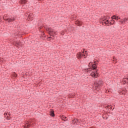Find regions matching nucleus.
<instances>
[{
	"instance_id": "f257e3e1",
	"label": "nucleus",
	"mask_w": 128,
	"mask_h": 128,
	"mask_svg": "<svg viewBox=\"0 0 128 128\" xmlns=\"http://www.w3.org/2000/svg\"><path fill=\"white\" fill-rule=\"evenodd\" d=\"M90 76L92 78H98V70H94L90 73Z\"/></svg>"
},
{
	"instance_id": "f03ea898",
	"label": "nucleus",
	"mask_w": 128,
	"mask_h": 128,
	"mask_svg": "<svg viewBox=\"0 0 128 128\" xmlns=\"http://www.w3.org/2000/svg\"><path fill=\"white\" fill-rule=\"evenodd\" d=\"M102 86V80L100 79L98 82L96 83V86L97 87V88H100Z\"/></svg>"
},
{
	"instance_id": "7ed1b4c3",
	"label": "nucleus",
	"mask_w": 128,
	"mask_h": 128,
	"mask_svg": "<svg viewBox=\"0 0 128 128\" xmlns=\"http://www.w3.org/2000/svg\"><path fill=\"white\" fill-rule=\"evenodd\" d=\"M46 30L48 32L49 34H52V28H46Z\"/></svg>"
},
{
	"instance_id": "20e7f679",
	"label": "nucleus",
	"mask_w": 128,
	"mask_h": 128,
	"mask_svg": "<svg viewBox=\"0 0 128 128\" xmlns=\"http://www.w3.org/2000/svg\"><path fill=\"white\" fill-rule=\"evenodd\" d=\"M50 116H52V118H54L55 114H54V110H52L50 112Z\"/></svg>"
},
{
	"instance_id": "39448f33",
	"label": "nucleus",
	"mask_w": 128,
	"mask_h": 128,
	"mask_svg": "<svg viewBox=\"0 0 128 128\" xmlns=\"http://www.w3.org/2000/svg\"><path fill=\"white\" fill-rule=\"evenodd\" d=\"M76 56L78 60H80V58H82V52H79L77 53Z\"/></svg>"
},
{
	"instance_id": "423d86ee",
	"label": "nucleus",
	"mask_w": 128,
	"mask_h": 128,
	"mask_svg": "<svg viewBox=\"0 0 128 128\" xmlns=\"http://www.w3.org/2000/svg\"><path fill=\"white\" fill-rule=\"evenodd\" d=\"M61 118L62 120H64V122H66V121H68V119H66L67 118L66 116H64L62 115V116H61Z\"/></svg>"
},
{
	"instance_id": "0eeeda50",
	"label": "nucleus",
	"mask_w": 128,
	"mask_h": 128,
	"mask_svg": "<svg viewBox=\"0 0 128 128\" xmlns=\"http://www.w3.org/2000/svg\"><path fill=\"white\" fill-rule=\"evenodd\" d=\"M94 62V64H93V65H92V67L91 68H92V70H96V62Z\"/></svg>"
},
{
	"instance_id": "6e6552de",
	"label": "nucleus",
	"mask_w": 128,
	"mask_h": 128,
	"mask_svg": "<svg viewBox=\"0 0 128 128\" xmlns=\"http://www.w3.org/2000/svg\"><path fill=\"white\" fill-rule=\"evenodd\" d=\"M8 22H14L16 20V19L14 18H8Z\"/></svg>"
},
{
	"instance_id": "1a4fd4ad",
	"label": "nucleus",
	"mask_w": 128,
	"mask_h": 128,
	"mask_svg": "<svg viewBox=\"0 0 128 128\" xmlns=\"http://www.w3.org/2000/svg\"><path fill=\"white\" fill-rule=\"evenodd\" d=\"M118 18V16H116V15H114L113 16H112V22H114V20H118V18Z\"/></svg>"
},
{
	"instance_id": "9d476101",
	"label": "nucleus",
	"mask_w": 128,
	"mask_h": 128,
	"mask_svg": "<svg viewBox=\"0 0 128 128\" xmlns=\"http://www.w3.org/2000/svg\"><path fill=\"white\" fill-rule=\"evenodd\" d=\"M76 24L78 26H82V21H78V22H76Z\"/></svg>"
},
{
	"instance_id": "9b49d317",
	"label": "nucleus",
	"mask_w": 128,
	"mask_h": 128,
	"mask_svg": "<svg viewBox=\"0 0 128 128\" xmlns=\"http://www.w3.org/2000/svg\"><path fill=\"white\" fill-rule=\"evenodd\" d=\"M86 70L88 72H90L92 70V67H90V68H86Z\"/></svg>"
},
{
	"instance_id": "f8f14e48",
	"label": "nucleus",
	"mask_w": 128,
	"mask_h": 128,
	"mask_svg": "<svg viewBox=\"0 0 128 128\" xmlns=\"http://www.w3.org/2000/svg\"><path fill=\"white\" fill-rule=\"evenodd\" d=\"M20 4H26V0H20Z\"/></svg>"
},
{
	"instance_id": "ddd939ff",
	"label": "nucleus",
	"mask_w": 128,
	"mask_h": 128,
	"mask_svg": "<svg viewBox=\"0 0 128 128\" xmlns=\"http://www.w3.org/2000/svg\"><path fill=\"white\" fill-rule=\"evenodd\" d=\"M3 20H8V15H4V16L3 17Z\"/></svg>"
},
{
	"instance_id": "4468645a",
	"label": "nucleus",
	"mask_w": 128,
	"mask_h": 128,
	"mask_svg": "<svg viewBox=\"0 0 128 128\" xmlns=\"http://www.w3.org/2000/svg\"><path fill=\"white\" fill-rule=\"evenodd\" d=\"M94 64H92V62H90L89 64H88V66L89 68H92V65Z\"/></svg>"
},
{
	"instance_id": "2eb2a0df",
	"label": "nucleus",
	"mask_w": 128,
	"mask_h": 128,
	"mask_svg": "<svg viewBox=\"0 0 128 128\" xmlns=\"http://www.w3.org/2000/svg\"><path fill=\"white\" fill-rule=\"evenodd\" d=\"M50 37H49V38H52V40H54V35H52V34H50Z\"/></svg>"
},
{
	"instance_id": "dca6fc26",
	"label": "nucleus",
	"mask_w": 128,
	"mask_h": 128,
	"mask_svg": "<svg viewBox=\"0 0 128 128\" xmlns=\"http://www.w3.org/2000/svg\"><path fill=\"white\" fill-rule=\"evenodd\" d=\"M73 122H78L79 120L78 119H74Z\"/></svg>"
},
{
	"instance_id": "f3484780",
	"label": "nucleus",
	"mask_w": 128,
	"mask_h": 128,
	"mask_svg": "<svg viewBox=\"0 0 128 128\" xmlns=\"http://www.w3.org/2000/svg\"><path fill=\"white\" fill-rule=\"evenodd\" d=\"M102 24L104 25V24H106V22H104V20H102Z\"/></svg>"
},
{
	"instance_id": "a211bd4d",
	"label": "nucleus",
	"mask_w": 128,
	"mask_h": 128,
	"mask_svg": "<svg viewBox=\"0 0 128 128\" xmlns=\"http://www.w3.org/2000/svg\"><path fill=\"white\" fill-rule=\"evenodd\" d=\"M52 33L51 34H52V36H56V32H54V31H52Z\"/></svg>"
},
{
	"instance_id": "6ab92c4d",
	"label": "nucleus",
	"mask_w": 128,
	"mask_h": 128,
	"mask_svg": "<svg viewBox=\"0 0 128 128\" xmlns=\"http://www.w3.org/2000/svg\"><path fill=\"white\" fill-rule=\"evenodd\" d=\"M15 44H16V46H20V42H18L17 41H16L15 42Z\"/></svg>"
},
{
	"instance_id": "aec40b11",
	"label": "nucleus",
	"mask_w": 128,
	"mask_h": 128,
	"mask_svg": "<svg viewBox=\"0 0 128 128\" xmlns=\"http://www.w3.org/2000/svg\"><path fill=\"white\" fill-rule=\"evenodd\" d=\"M102 20H106V17L104 16L102 19H101Z\"/></svg>"
},
{
	"instance_id": "412c9836",
	"label": "nucleus",
	"mask_w": 128,
	"mask_h": 128,
	"mask_svg": "<svg viewBox=\"0 0 128 128\" xmlns=\"http://www.w3.org/2000/svg\"><path fill=\"white\" fill-rule=\"evenodd\" d=\"M123 82H124L126 83L128 82V80H126V78H124L123 80Z\"/></svg>"
},
{
	"instance_id": "4be33fe9",
	"label": "nucleus",
	"mask_w": 128,
	"mask_h": 128,
	"mask_svg": "<svg viewBox=\"0 0 128 128\" xmlns=\"http://www.w3.org/2000/svg\"><path fill=\"white\" fill-rule=\"evenodd\" d=\"M120 22H121V24H124V21L122 20H120Z\"/></svg>"
},
{
	"instance_id": "5701e85b",
	"label": "nucleus",
	"mask_w": 128,
	"mask_h": 128,
	"mask_svg": "<svg viewBox=\"0 0 128 128\" xmlns=\"http://www.w3.org/2000/svg\"><path fill=\"white\" fill-rule=\"evenodd\" d=\"M26 126L27 128H30V124H27V125H26Z\"/></svg>"
},
{
	"instance_id": "b1692460",
	"label": "nucleus",
	"mask_w": 128,
	"mask_h": 128,
	"mask_svg": "<svg viewBox=\"0 0 128 128\" xmlns=\"http://www.w3.org/2000/svg\"><path fill=\"white\" fill-rule=\"evenodd\" d=\"M128 20V18H125L123 19V20L124 21V22H126V20Z\"/></svg>"
},
{
	"instance_id": "393cba45",
	"label": "nucleus",
	"mask_w": 128,
	"mask_h": 128,
	"mask_svg": "<svg viewBox=\"0 0 128 128\" xmlns=\"http://www.w3.org/2000/svg\"><path fill=\"white\" fill-rule=\"evenodd\" d=\"M105 22L106 23V24H109L108 20H106V22Z\"/></svg>"
},
{
	"instance_id": "a878e982",
	"label": "nucleus",
	"mask_w": 128,
	"mask_h": 128,
	"mask_svg": "<svg viewBox=\"0 0 128 128\" xmlns=\"http://www.w3.org/2000/svg\"><path fill=\"white\" fill-rule=\"evenodd\" d=\"M114 24V23H112V22H110V26H112V24Z\"/></svg>"
},
{
	"instance_id": "bb28decb",
	"label": "nucleus",
	"mask_w": 128,
	"mask_h": 128,
	"mask_svg": "<svg viewBox=\"0 0 128 128\" xmlns=\"http://www.w3.org/2000/svg\"><path fill=\"white\" fill-rule=\"evenodd\" d=\"M38 28H39V30H40L42 28V26H40Z\"/></svg>"
},
{
	"instance_id": "cd10ccee",
	"label": "nucleus",
	"mask_w": 128,
	"mask_h": 128,
	"mask_svg": "<svg viewBox=\"0 0 128 128\" xmlns=\"http://www.w3.org/2000/svg\"><path fill=\"white\" fill-rule=\"evenodd\" d=\"M14 76H15V78H16V76H18V74H15L14 75Z\"/></svg>"
},
{
	"instance_id": "c85d7f7f",
	"label": "nucleus",
	"mask_w": 128,
	"mask_h": 128,
	"mask_svg": "<svg viewBox=\"0 0 128 128\" xmlns=\"http://www.w3.org/2000/svg\"><path fill=\"white\" fill-rule=\"evenodd\" d=\"M116 18H118V20H120V18H119V17Z\"/></svg>"
},
{
	"instance_id": "c756f323",
	"label": "nucleus",
	"mask_w": 128,
	"mask_h": 128,
	"mask_svg": "<svg viewBox=\"0 0 128 128\" xmlns=\"http://www.w3.org/2000/svg\"><path fill=\"white\" fill-rule=\"evenodd\" d=\"M126 78V80L128 81V78Z\"/></svg>"
},
{
	"instance_id": "7c9ffc66",
	"label": "nucleus",
	"mask_w": 128,
	"mask_h": 128,
	"mask_svg": "<svg viewBox=\"0 0 128 128\" xmlns=\"http://www.w3.org/2000/svg\"><path fill=\"white\" fill-rule=\"evenodd\" d=\"M38 0V2H40V1L41 2L42 0Z\"/></svg>"
},
{
	"instance_id": "2f4dec72",
	"label": "nucleus",
	"mask_w": 128,
	"mask_h": 128,
	"mask_svg": "<svg viewBox=\"0 0 128 128\" xmlns=\"http://www.w3.org/2000/svg\"><path fill=\"white\" fill-rule=\"evenodd\" d=\"M83 52V54H84V52Z\"/></svg>"
},
{
	"instance_id": "473e14b6",
	"label": "nucleus",
	"mask_w": 128,
	"mask_h": 128,
	"mask_svg": "<svg viewBox=\"0 0 128 128\" xmlns=\"http://www.w3.org/2000/svg\"><path fill=\"white\" fill-rule=\"evenodd\" d=\"M110 110H112V106L110 107Z\"/></svg>"
},
{
	"instance_id": "72a5a7b5",
	"label": "nucleus",
	"mask_w": 128,
	"mask_h": 128,
	"mask_svg": "<svg viewBox=\"0 0 128 128\" xmlns=\"http://www.w3.org/2000/svg\"><path fill=\"white\" fill-rule=\"evenodd\" d=\"M82 56H86V55L82 54Z\"/></svg>"
},
{
	"instance_id": "f704fd0d",
	"label": "nucleus",
	"mask_w": 128,
	"mask_h": 128,
	"mask_svg": "<svg viewBox=\"0 0 128 128\" xmlns=\"http://www.w3.org/2000/svg\"><path fill=\"white\" fill-rule=\"evenodd\" d=\"M106 120H108V118H106Z\"/></svg>"
}]
</instances>
